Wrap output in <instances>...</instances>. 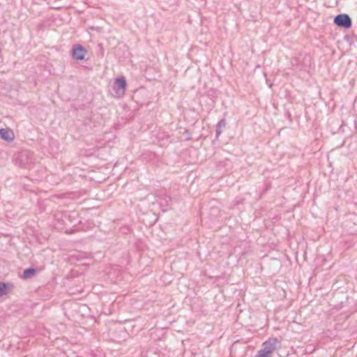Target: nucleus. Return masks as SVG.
I'll list each match as a JSON object with an SVG mask.
<instances>
[{
	"mask_svg": "<svg viewBox=\"0 0 357 357\" xmlns=\"http://www.w3.org/2000/svg\"><path fill=\"white\" fill-rule=\"evenodd\" d=\"M334 23L339 27L349 29L351 27L352 22L347 14H340L335 17Z\"/></svg>",
	"mask_w": 357,
	"mask_h": 357,
	"instance_id": "obj_2",
	"label": "nucleus"
},
{
	"mask_svg": "<svg viewBox=\"0 0 357 357\" xmlns=\"http://www.w3.org/2000/svg\"><path fill=\"white\" fill-rule=\"evenodd\" d=\"M86 50L81 45H77L74 46L72 50L73 58L75 60L82 61L84 59Z\"/></svg>",
	"mask_w": 357,
	"mask_h": 357,
	"instance_id": "obj_4",
	"label": "nucleus"
},
{
	"mask_svg": "<svg viewBox=\"0 0 357 357\" xmlns=\"http://www.w3.org/2000/svg\"><path fill=\"white\" fill-rule=\"evenodd\" d=\"M126 80L125 77H121L115 79L112 89L115 93L114 96L116 98L123 97L126 92Z\"/></svg>",
	"mask_w": 357,
	"mask_h": 357,
	"instance_id": "obj_1",
	"label": "nucleus"
},
{
	"mask_svg": "<svg viewBox=\"0 0 357 357\" xmlns=\"http://www.w3.org/2000/svg\"><path fill=\"white\" fill-rule=\"evenodd\" d=\"M36 273V269L34 268H29L24 271L22 278L24 280L31 278L33 277Z\"/></svg>",
	"mask_w": 357,
	"mask_h": 357,
	"instance_id": "obj_10",
	"label": "nucleus"
},
{
	"mask_svg": "<svg viewBox=\"0 0 357 357\" xmlns=\"http://www.w3.org/2000/svg\"><path fill=\"white\" fill-rule=\"evenodd\" d=\"M280 347V342L278 338L273 337L269 338L262 344V348L264 351L268 352L269 354H272Z\"/></svg>",
	"mask_w": 357,
	"mask_h": 357,
	"instance_id": "obj_3",
	"label": "nucleus"
},
{
	"mask_svg": "<svg viewBox=\"0 0 357 357\" xmlns=\"http://www.w3.org/2000/svg\"><path fill=\"white\" fill-rule=\"evenodd\" d=\"M0 137L6 142H10L15 139V135L10 128H1Z\"/></svg>",
	"mask_w": 357,
	"mask_h": 357,
	"instance_id": "obj_6",
	"label": "nucleus"
},
{
	"mask_svg": "<svg viewBox=\"0 0 357 357\" xmlns=\"http://www.w3.org/2000/svg\"><path fill=\"white\" fill-rule=\"evenodd\" d=\"M226 120L225 119H221L217 124L216 126V130H215V132H216V138H218L220 137V135H221L222 133V128H225V126H226Z\"/></svg>",
	"mask_w": 357,
	"mask_h": 357,
	"instance_id": "obj_9",
	"label": "nucleus"
},
{
	"mask_svg": "<svg viewBox=\"0 0 357 357\" xmlns=\"http://www.w3.org/2000/svg\"><path fill=\"white\" fill-rule=\"evenodd\" d=\"M30 153L27 151H22L17 156V161L21 167L26 168L31 162L29 159Z\"/></svg>",
	"mask_w": 357,
	"mask_h": 357,
	"instance_id": "obj_5",
	"label": "nucleus"
},
{
	"mask_svg": "<svg viewBox=\"0 0 357 357\" xmlns=\"http://www.w3.org/2000/svg\"><path fill=\"white\" fill-rule=\"evenodd\" d=\"M13 288L11 283L0 282V297L10 294Z\"/></svg>",
	"mask_w": 357,
	"mask_h": 357,
	"instance_id": "obj_7",
	"label": "nucleus"
},
{
	"mask_svg": "<svg viewBox=\"0 0 357 357\" xmlns=\"http://www.w3.org/2000/svg\"><path fill=\"white\" fill-rule=\"evenodd\" d=\"M172 202V198L169 195H165V197L160 202V204L161 206L162 210L163 211H167L168 210L167 207Z\"/></svg>",
	"mask_w": 357,
	"mask_h": 357,
	"instance_id": "obj_8",
	"label": "nucleus"
},
{
	"mask_svg": "<svg viewBox=\"0 0 357 357\" xmlns=\"http://www.w3.org/2000/svg\"><path fill=\"white\" fill-rule=\"evenodd\" d=\"M253 357H271V355L264 351L263 349H261Z\"/></svg>",
	"mask_w": 357,
	"mask_h": 357,
	"instance_id": "obj_11",
	"label": "nucleus"
}]
</instances>
